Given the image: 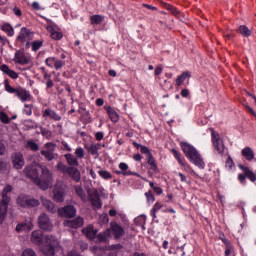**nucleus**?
Wrapping results in <instances>:
<instances>
[{"label": "nucleus", "instance_id": "45", "mask_svg": "<svg viewBox=\"0 0 256 256\" xmlns=\"http://www.w3.org/2000/svg\"><path fill=\"white\" fill-rule=\"evenodd\" d=\"M57 61V59L55 57H50L46 59V65L48 67H55V62Z\"/></svg>", "mask_w": 256, "mask_h": 256}, {"label": "nucleus", "instance_id": "61", "mask_svg": "<svg viewBox=\"0 0 256 256\" xmlns=\"http://www.w3.org/2000/svg\"><path fill=\"white\" fill-rule=\"evenodd\" d=\"M153 191L156 193V195H161L163 193V189L157 186L153 189Z\"/></svg>", "mask_w": 256, "mask_h": 256}, {"label": "nucleus", "instance_id": "20", "mask_svg": "<svg viewBox=\"0 0 256 256\" xmlns=\"http://www.w3.org/2000/svg\"><path fill=\"white\" fill-rule=\"evenodd\" d=\"M242 157L246 159V161H253L255 159V152L251 147H245L241 151Z\"/></svg>", "mask_w": 256, "mask_h": 256}, {"label": "nucleus", "instance_id": "6", "mask_svg": "<svg viewBox=\"0 0 256 256\" xmlns=\"http://www.w3.org/2000/svg\"><path fill=\"white\" fill-rule=\"evenodd\" d=\"M55 149H57V144L47 142L44 145V149L41 150V155L46 159V161H53V159H57V157H59V154L55 153Z\"/></svg>", "mask_w": 256, "mask_h": 256}, {"label": "nucleus", "instance_id": "57", "mask_svg": "<svg viewBox=\"0 0 256 256\" xmlns=\"http://www.w3.org/2000/svg\"><path fill=\"white\" fill-rule=\"evenodd\" d=\"M0 155H5V144L0 140Z\"/></svg>", "mask_w": 256, "mask_h": 256}, {"label": "nucleus", "instance_id": "33", "mask_svg": "<svg viewBox=\"0 0 256 256\" xmlns=\"http://www.w3.org/2000/svg\"><path fill=\"white\" fill-rule=\"evenodd\" d=\"M105 20V16L101 15H93L90 18L91 25H99V23H102V21Z\"/></svg>", "mask_w": 256, "mask_h": 256}, {"label": "nucleus", "instance_id": "12", "mask_svg": "<svg viewBox=\"0 0 256 256\" xmlns=\"http://www.w3.org/2000/svg\"><path fill=\"white\" fill-rule=\"evenodd\" d=\"M11 159L12 165L15 169H23L25 166V158L23 157V154L15 152L12 154Z\"/></svg>", "mask_w": 256, "mask_h": 256}, {"label": "nucleus", "instance_id": "49", "mask_svg": "<svg viewBox=\"0 0 256 256\" xmlns=\"http://www.w3.org/2000/svg\"><path fill=\"white\" fill-rule=\"evenodd\" d=\"M24 113L25 115H32L33 109L31 105H25L24 106Z\"/></svg>", "mask_w": 256, "mask_h": 256}, {"label": "nucleus", "instance_id": "41", "mask_svg": "<svg viewBox=\"0 0 256 256\" xmlns=\"http://www.w3.org/2000/svg\"><path fill=\"white\" fill-rule=\"evenodd\" d=\"M41 134L43 135V137H46V139H51L53 137V132L45 128L41 129Z\"/></svg>", "mask_w": 256, "mask_h": 256}, {"label": "nucleus", "instance_id": "38", "mask_svg": "<svg viewBox=\"0 0 256 256\" xmlns=\"http://www.w3.org/2000/svg\"><path fill=\"white\" fill-rule=\"evenodd\" d=\"M98 175L102 177V179H111V172L107 170H100L98 171Z\"/></svg>", "mask_w": 256, "mask_h": 256}, {"label": "nucleus", "instance_id": "55", "mask_svg": "<svg viewBox=\"0 0 256 256\" xmlns=\"http://www.w3.org/2000/svg\"><path fill=\"white\" fill-rule=\"evenodd\" d=\"M5 169H7V163L0 160V173L1 171H5Z\"/></svg>", "mask_w": 256, "mask_h": 256}, {"label": "nucleus", "instance_id": "40", "mask_svg": "<svg viewBox=\"0 0 256 256\" xmlns=\"http://www.w3.org/2000/svg\"><path fill=\"white\" fill-rule=\"evenodd\" d=\"M51 38L54 39L55 41H59L60 39H63V33L59 31H53L51 33Z\"/></svg>", "mask_w": 256, "mask_h": 256}, {"label": "nucleus", "instance_id": "18", "mask_svg": "<svg viewBox=\"0 0 256 256\" xmlns=\"http://www.w3.org/2000/svg\"><path fill=\"white\" fill-rule=\"evenodd\" d=\"M14 61L19 65H27V63H29V58L25 56V53L17 51L14 56Z\"/></svg>", "mask_w": 256, "mask_h": 256}, {"label": "nucleus", "instance_id": "4", "mask_svg": "<svg viewBox=\"0 0 256 256\" xmlns=\"http://www.w3.org/2000/svg\"><path fill=\"white\" fill-rule=\"evenodd\" d=\"M13 191V186L6 185L2 190V200L0 201V225L5 221V217L7 216V209L9 207V203L11 198L9 194Z\"/></svg>", "mask_w": 256, "mask_h": 256}, {"label": "nucleus", "instance_id": "11", "mask_svg": "<svg viewBox=\"0 0 256 256\" xmlns=\"http://www.w3.org/2000/svg\"><path fill=\"white\" fill-rule=\"evenodd\" d=\"M38 225L40 229H43V231H52L53 230V223L51 222V219H49V216L45 213H42L38 217Z\"/></svg>", "mask_w": 256, "mask_h": 256}, {"label": "nucleus", "instance_id": "46", "mask_svg": "<svg viewBox=\"0 0 256 256\" xmlns=\"http://www.w3.org/2000/svg\"><path fill=\"white\" fill-rule=\"evenodd\" d=\"M145 196L147 197V201L149 203H154L155 202V196L153 195V193L151 191L146 192Z\"/></svg>", "mask_w": 256, "mask_h": 256}, {"label": "nucleus", "instance_id": "5", "mask_svg": "<svg viewBox=\"0 0 256 256\" xmlns=\"http://www.w3.org/2000/svg\"><path fill=\"white\" fill-rule=\"evenodd\" d=\"M56 169L64 175H69V177H71L73 181H76V183H79V181H81V172H79V169H77V167L75 166L68 167L67 165L63 164V162H58L56 165Z\"/></svg>", "mask_w": 256, "mask_h": 256}, {"label": "nucleus", "instance_id": "36", "mask_svg": "<svg viewBox=\"0 0 256 256\" xmlns=\"http://www.w3.org/2000/svg\"><path fill=\"white\" fill-rule=\"evenodd\" d=\"M27 149H31V151H39V144H37L35 141H28L26 143Z\"/></svg>", "mask_w": 256, "mask_h": 256}, {"label": "nucleus", "instance_id": "31", "mask_svg": "<svg viewBox=\"0 0 256 256\" xmlns=\"http://www.w3.org/2000/svg\"><path fill=\"white\" fill-rule=\"evenodd\" d=\"M160 3L165 7V9H167V11H170V13H172L175 17H179V15L181 14V12L177 8L173 7L172 5L162 1Z\"/></svg>", "mask_w": 256, "mask_h": 256}, {"label": "nucleus", "instance_id": "32", "mask_svg": "<svg viewBox=\"0 0 256 256\" xmlns=\"http://www.w3.org/2000/svg\"><path fill=\"white\" fill-rule=\"evenodd\" d=\"M75 193H76V195H78V197H80L81 201L86 203L87 196L85 195V191L83 190V188L81 186H75Z\"/></svg>", "mask_w": 256, "mask_h": 256}, {"label": "nucleus", "instance_id": "63", "mask_svg": "<svg viewBox=\"0 0 256 256\" xmlns=\"http://www.w3.org/2000/svg\"><path fill=\"white\" fill-rule=\"evenodd\" d=\"M33 9H36V11H40L41 6L38 4V2H33L32 3Z\"/></svg>", "mask_w": 256, "mask_h": 256}, {"label": "nucleus", "instance_id": "59", "mask_svg": "<svg viewBox=\"0 0 256 256\" xmlns=\"http://www.w3.org/2000/svg\"><path fill=\"white\" fill-rule=\"evenodd\" d=\"M163 73V68L161 66H157L155 69V75H161Z\"/></svg>", "mask_w": 256, "mask_h": 256}, {"label": "nucleus", "instance_id": "10", "mask_svg": "<svg viewBox=\"0 0 256 256\" xmlns=\"http://www.w3.org/2000/svg\"><path fill=\"white\" fill-rule=\"evenodd\" d=\"M87 193H88V199L91 205L95 209H101V207L103 206V203H101V198L99 197V191H97V189H92V190L88 189Z\"/></svg>", "mask_w": 256, "mask_h": 256}, {"label": "nucleus", "instance_id": "3", "mask_svg": "<svg viewBox=\"0 0 256 256\" xmlns=\"http://www.w3.org/2000/svg\"><path fill=\"white\" fill-rule=\"evenodd\" d=\"M181 148L182 151L184 152L185 156L190 159V161L196 165V167H199V169H205V161H203V157L197 151L193 145L187 143V142H182L181 143Z\"/></svg>", "mask_w": 256, "mask_h": 256}, {"label": "nucleus", "instance_id": "29", "mask_svg": "<svg viewBox=\"0 0 256 256\" xmlns=\"http://www.w3.org/2000/svg\"><path fill=\"white\" fill-rule=\"evenodd\" d=\"M189 77H191V72H189V71H185L181 75H179L176 79L177 87H180V85H183V83L185 82V79H187Z\"/></svg>", "mask_w": 256, "mask_h": 256}, {"label": "nucleus", "instance_id": "50", "mask_svg": "<svg viewBox=\"0 0 256 256\" xmlns=\"http://www.w3.org/2000/svg\"><path fill=\"white\" fill-rule=\"evenodd\" d=\"M63 65H65V62L63 60H56V62L54 63L55 69H61Z\"/></svg>", "mask_w": 256, "mask_h": 256}, {"label": "nucleus", "instance_id": "28", "mask_svg": "<svg viewBox=\"0 0 256 256\" xmlns=\"http://www.w3.org/2000/svg\"><path fill=\"white\" fill-rule=\"evenodd\" d=\"M99 147H101V144L85 145V149L90 153V155H99Z\"/></svg>", "mask_w": 256, "mask_h": 256}, {"label": "nucleus", "instance_id": "8", "mask_svg": "<svg viewBox=\"0 0 256 256\" xmlns=\"http://www.w3.org/2000/svg\"><path fill=\"white\" fill-rule=\"evenodd\" d=\"M212 143L215 151L218 155H221L223 157L225 155V143L221 140V136L215 131L212 130Z\"/></svg>", "mask_w": 256, "mask_h": 256}, {"label": "nucleus", "instance_id": "15", "mask_svg": "<svg viewBox=\"0 0 256 256\" xmlns=\"http://www.w3.org/2000/svg\"><path fill=\"white\" fill-rule=\"evenodd\" d=\"M109 231L110 233L111 231L113 232L115 239H119L125 235V230H123V227L115 222H111Z\"/></svg>", "mask_w": 256, "mask_h": 256}, {"label": "nucleus", "instance_id": "52", "mask_svg": "<svg viewBox=\"0 0 256 256\" xmlns=\"http://www.w3.org/2000/svg\"><path fill=\"white\" fill-rule=\"evenodd\" d=\"M5 88L8 93H15V95H17V89L11 87L9 84H6Z\"/></svg>", "mask_w": 256, "mask_h": 256}, {"label": "nucleus", "instance_id": "48", "mask_svg": "<svg viewBox=\"0 0 256 256\" xmlns=\"http://www.w3.org/2000/svg\"><path fill=\"white\" fill-rule=\"evenodd\" d=\"M22 256H37V254H35L33 249H26L23 251Z\"/></svg>", "mask_w": 256, "mask_h": 256}, {"label": "nucleus", "instance_id": "1", "mask_svg": "<svg viewBox=\"0 0 256 256\" xmlns=\"http://www.w3.org/2000/svg\"><path fill=\"white\" fill-rule=\"evenodd\" d=\"M23 173L42 191H47L53 185V173L43 164L33 162L24 168Z\"/></svg>", "mask_w": 256, "mask_h": 256}, {"label": "nucleus", "instance_id": "22", "mask_svg": "<svg viewBox=\"0 0 256 256\" xmlns=\"http://www.w3.org/2000/svg\"><path fill=\"white\" fill-rule=\"evenodd\" d=\"M16 97H19L22 101H31V94L23 88L17 89Z\"/></svg>", "mask_w": 256, "mask_h": 256}, {"label": "nucleus", "instance_id": "54", "mask_svg": "<svg viewBox=\"0 0 256 256\" xmlns=\"http://www.w3.org/2000/svg\"><path fill=\"white\" fill-rule=\"evenodd\" d=\"M119 169H121V171L125 172V171H127V169H129V166L126 163H120Z\"/></svg>", "mask_w": 256, "mask_h": 256}, {"label": "nucleus", "instance_id": "7", "mask_svg": "<svg viewBox=\"0 0 256 256\" xmlns=\"http://www.w3.org/2000/svg\"><path fill=\"white\" fill-rule=\"evenodd\" d=\"M16 203L19 205V207H24L26 209L31 207H39V205H41V202H39L38 199L31 198L27 195L18 196Z\"/></svg>", "mask_w": 256, "mask_h": 256}, {"label": "nucleus", "instance_id": "60", "mask_svg": "<svg viewBox=\"0 0 256 256\" xmlns=\"http://www.w3.org/2000/svg\"><path fill=\"white\" fill-rule=\"evenodd\" d=\"M62 145L64 147V149H66V151H72L71 146H69V144L65 141H62Z\"/></svg>", "mask_w": 256, "mask_h": 256}, {"label": "nucleus", "instance_id": "9", "mask_svg": "<svg viewBox=\"0 0 256 256\" xmlns=\"http://www.w3.org/2000/svg\"><path fill=\"white\" fill-rule=\"evenodd\" d=\"M53 199L57 203H63V201H65V188L63 187V182H56L53 189Z\"/></svg>", "mask_w": 256, "mask_h": 256}, {"label": "nucleus", "instance_id": "19", "mask_svg": "<svg viewBox=\"0 0 256 256\" xmlns=\"http://www.w3.org/2000/svg\"><path fill=\"white\" fill-rule=\"evenodd\" d=\"M111 239V230H106L98 235H96L95 243H107Z\"/></svg>", "mask_w": 256, "mask_h": 256}, {"label": "nucleus", "instance_id": "24", "mask_svg": "<svg viewBox=\"0 0 256 256\" xmlns=\"http://www.w3.org/2000/svg\"><path fill=\"white\" fill-rule=\"evenodd\" d=\"M64 157L66 159V163H68L70 167L79 166V160H77V157H75L73 154L68 153V154H65Z\"/></svg>", "mask_w": 256, "mask_h": 256}, {"label": "nucleus", "instance_id": "13", "mask_svg": "<svg viewBox=\"0 0 256 256\" xmlns=\"http://www.w3.org/2000/svg\"><path fill=\"white\" fill-rule=\"evenodd\" d=\"M59 215H62V217H67L68 219H71L77 215V209L73 205H67L62 209L58 210Z\"/></svg>", "mask_w": 256, "mask_h": 256}, {"label": "nucleus", "instance_id": "30", "mask_svg": "<svg viewBox=\"0 0 256 256\" xmlns=\"http://www.w3.org/2000/svg\"><path fill=\"white\" fill-rule=\"evenodd\" d=\"M31 35V31L27 29L26 27L21 28L20 34L18 35V41H21V43H25V39Z\"/></svg>", "mask_w": 256, "mask_h": 256}, {"label": "nucleus", "instance_id": "56", "mask_svg": "<svg viewBox=\"0 0 256 256\" xmlns=\"http://www.w3.org/2000/svg\"><path fill=\"white\" fill-rule=\"evenodd\" d=\"M55 27H57V25H54L53 23L48 25L46 27L47 31H49L50 33H52L53 31H55Z\"/></svg>", "mask_w": 256, "mask_h": 256}, {"label": "nucleus", "instance_id": "23", "mask_svg": "<svg viewBox=\"0 0 256 256\" xmlns=\"http://www.w3.org/2000/svg\"><path fill=\"white\" fill-rule=\"evenodd\" d=\"M31 229H33V223L31 222V220L20 223L16 226V231L18 233H21V231H31Z\"/></svg>", "mask_w": 256, "mask_h": 256}, {"label": "nucleus", "instance_id": "39", "mask_svg": "<svg viewBox=\"0 0 256 256\" xmlns=\"http://www.w3.org/2000/svg\"><path fill=\"white\" fill-rule=\"evenodd\" d=\"M172 153L177 161L180 163V165L185 167V163H183V160H181V154L179 153V151H177L176 149H172Z\"/></svg>", "mask_w": 256, "mask_h": 256}, {"label": "nucleus", "instance_id": "43", "mask_svg": "<svg viewBox=\"0 0 256 256\" xmlns=\"http://www.w3.org/2000/svg\"><path fill=\"white\" fill-rule=\"evenodd\" d=\"M148 164L151 165L152 169H157V164H155V158H153V154H149L148 156Z\"/></svg>", "mask_w": 256, "mask_h": 256}, {"label": "nucleus", "instance_id": "14", "mask_svg": "<svg viewBox=\"0 0 256 256\" xmlns=\"http://www.w3.org/2000/svg\"><path fill=\"white\" fill-rule=\"evenodd\" d=\"M84 220L82 217H77L74 220H65L63 222L64 227H70L71 229H79L83 227Z\"/></svg>", "mask_w": 256, "mask_h": 256}, {"label": "nucleus", "instance_id": "34", "mask_svg": "<svg viewBox=\"0 0 256 256\" xmlns=\"http://www.w3.org/2000/svg\"><path fill=\"white\" fill-rule=\"evenodd\" d=\"M238 31L243 37H251V30L245 25H241Z\"/></svg>", "mask_w": 256, "mask_h": 256}, {"label": "nucleus", "instance_id": "51", "mask_svg": "<svg viewBox=\"0 0 256 256\" xmlns=\"http://www.w3.org/2000/svg\"><path fill=\"white\" fill-rule=\"evenodd\" d=\"M140 151L141 153H144L145 155H147V157L151 155V151H149V148H147L146 146H141Z\"/></svg>", "mask_w": 256, "mask_h": 256}, {"label": "nucleus", "instance_id": "64", "mask_svg": "<svg viewBox=\"0 0 256 256\" xmlns=\"http://www.w3.org/2000/svg\"><path fill=\"white\" fill-rule=\"evenodd\" d=\"M181 95H182V97H187L189 95V89H183L181 91Z\"/></svg>", "mask_w": 256, "mask_h": 256}, {"label": "nucleus", "instance_id": "42", "mask_svg": "<svg viewBox=\"0 0 256 256\" xmlns=\"http://www.w3.org/2000/svg\"><path fill=\"white\" fill-rule=\"evenodd\" d=\"M0 121L7 124L11 119H9V116L5 112H0Z\"/></svg>", "mask_w": 256, "mask_h": 256}, {"label": "nucleus", "instance_id": "37", "mask_svg": "<svg viewBox=\"0 0 256 256\" xmlns=\"http://www.w3.org/2000/svg\"><path fill=\"white\" fill-rule=\"evenodd\" d=\"M43 47V40H37L32 42V51H39Z\"/></svg>", "mask_w": 256, "mask_h": 256}, {"label": "nucleus", "instance_id": "17", "mask_svg": "<svg viewBox=\"0 0 256 256\" xmlns=\"http://www.w3.org/2000/svg\"><path fill=\"white\" fill-rule=\"evenodd\" d=\"M82 233L86 235L87 238L90 239V241H96L97 239V230L93 228V226H88L82 230Z\"/></svg>", "mask_w": 256, "mask_h": 256}, {"label": "nucleus", "instance_id": "35", "mask_svg": "<svg viewBox=\"0 0 256 256\" xmlns=\"http://www.w3.org/2000/svg\"><path fill=\"white\" fill-rule=\"evenodd\" d=\"M2 31H5V33H7L9 37H13V35H15V31L13 30V27L9 24L2 26Z\"/></svg>", "mask_w": 256, "mask_h": 256}, {"label": "nucleus", "instance_id": "26", "mask_svg": "<svg viewBox=\"0 0 256 256\" xmlns=\"http://www.w3.org/2000/svg\"><path fill=\"white\" fill-rule=\"evenodd\" d=\"M0 69H1V71H2L3 73H5L6 75H8V77H11V79H17V78L19 77V75H18L15 71L9 69V66H7V65H5V64H3V65L0 67Z\"/></svg>", "mask_w": 256, "mask_h": 256}, {"label": "nucleus", "instance_id": "25", "mask_svg": "<svg viewBox=\"0 0 256 256\" xmlns=\"http://www.w3.org/2000/svg\"><path fill=\"white\" fill-rule=\"evenodd\" d=\"M43 117H50V119H53L54 121H61V116L49 108L44 111Z\"/></svg>", "mask_w": 256, "mask_h": 256}, {"label": "nucleus", "instance_id": "58", "mask_svg": "<svg viewBox=\"0 0 256 256\" xmlns=\"http://www.w3.org/2000/svg\"><path fill=\"white\" fill-rule=\"evenodd\" d=\"M13 13H14L17 17H21V9H19L18 7H14Z\"/></svg>", "mask_w": 256, "mask_h": 256}, {"label": "nucleus", "instance_id": "2", "mask_svg": "<svg viewBox=\"0 0 256 256\" xmlns=\"http://www.w3.org/2000/svg\"><path fill=\"white\" fill-rule=\"evenodd\" d=\"M30 241L40 247V251L46 256H55V251L61 249L59 240L54 236L43 235L41 230H35L31 234Z\"/></svg>", "mask_w": 256, "mask_h": 256}, {"label": "nucleus", "instance_id": "27", "mask_svg": "<svg viewBox=\"0 0 256 256\" xmlns=\"http://www.w3.org/2000/svg\"><path fill=\"white\" fill-rule=\"evenodd\" d=\"M240 169H242V171H244V175H246V177L252 181V183L256 182V175L255 172H253L251 169L245 167V166H241L240 165Z\"/></svg>", "mask_w": 256, "mask_h": 256}, {"label": "nucleus", "instance_id": "47", "mask_svg": "<svg viewBox=\"0 0 256 256\" xmlns=\"http://www.w3.org/2000/svg\"><path fill=\"white\" fill-rule=\"evenodd\" d=\"M226 167H228V169H233V167H235V163L233 162V158H231V156H228Z\"/></svg>", "mask_w": 256, "mask_h": 256}, {"label": "nucleus", "instance_id": "21", "mask_svg": "<svg viewBox=\"0 0 256 256\" xmlns=\"http://www.w3.org/2000/svg\"><path fill=\"white\" fill-rule=\"evenodd\" d=\"M104 109H106L108 117L113 123H117L119 121V114L117 111H115V109H113V107L105 106Z\"/></svg>", "mask_w": 256, "mask_h": 256}, {"label": "nucleus", "instance_id": "53", "mask_svg": "<svg viewBox=\"0 0 256 256\" xmlns=\"http://www.w3.org/2000/svg\"><path fill=\"white\" fill-rule=\"evenodd\" d=\"M161 207H162L161 203L156 202L155 205H154V207L152 208V211H153L154 213H157V211H159V209H161Z\"/></svg>", "mask_w": 256, "mask_h": 256}, {"label": "nucleus", "instance_id": "62", "mask_svg": "<svg viewBox=\"0 0 256 256\" xmlns=\"http://www.w3.org/2000/svg\"><path fill=\"white\" fill-rule=\"evenodd\" d=\"M95 137H96L97 141H101L103 139L104 135L102 132H97Z\"/></svg>", "mask_w": 256, "mask_h": 256}, {"label": "nucleus", "instance_id": "16", "mask_svg": "<svg viewBox=\"0 0 256 256\" xmlns=\"http://www.w3.org/2000/svg\"><path fill=\"white\" fill-rule=\"evenodd\" d=\"M40 201H41L43 207L46 208V210L49 213H57L58 208H57V206H55V204L51 200L41 196Z\"/></svg>", "mask_w": 256, "mask_h": 256}, {"label": "nucleus", "instance_id": "44", "mask_svg": "<svg viewBox=\"0 0 256 256\" xmlns=\"http://www.w3.org/2000/svg\"><path fill=\"white\" fill-rule=\"evenodd\" d=\"M75 155L78 159H83V157H85V150H83V148H77L75 150Z\"/></svg>", "mask_w": 256, "mask_h": 256}]
</instances>
